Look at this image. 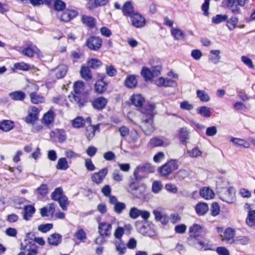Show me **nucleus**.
<instances>
[{
    "label": "nucleus",
    "mask_w": 255,
    "mask_h": 255,
    "mask_svg": "<svg viewBox=\"0 0 255 255\" xmlns=\"http://www.w3.org/2000/svg\"><path fill=\"white\" fill-rule=\"evenodd\" d=\"M129 217L132 219H136L141 217L143 220H147L150 216V213L145 210H141L136 207L130 209L128 214Z\"/></svg>",
    "instance_id": "obj_7"
},
{
    "label": "nucleus",
    "mask_w": 255,
    "mask_h": 255,
    "mask_svg": "<svg viewBox=\"0 0 255 255\" xmlns=\"http://www.w3.org/2000/svg\"><path fill=\"white\" fill-rule=\"evenodd\" d=\"M220 212V207L219 205L216 203L214 202L212 204L211 213V215L213 216H217Z\"/></svg>",
    "instance_id": "obj_58"
},
{
    "label": "nucleus",
    "mask_w": 255,
    "mask_h": 255,
    "mask_svg": "<svg viewBox=\"0 0 255 255\" xmlns=\"http://www.w3.org/2000/svg\"><path fill=\"white\" fill-rule=\"evenodd\" d=\"M235 231L232 228H227L224 232L223 235H221L222 241H226L227 244H232L234 243V237Z\"/></svg>",
    "instance_id": "obj_11"
},
{
    "label": "nucleus",
    "mask_w": 255,
    "mask_h": 255,
    "mask_svg": "<svg viewBox=\"0 0 255 255\" xmlns=\"http://www.w3.org/2000/svg\"><path fill=\"white\" fill-rule=\"evenodd\" d=\"M30 69V65L23 62L15 63L11 68L14 72H15L17 70L28 71Z\"/></svg>",
    "instance_id": "obj_32"
},
{
    "label": "nucleus",
    "mask_w": 255,
    "mask_h": 255,
    "mask_svg": "<svg viewBox=\"0 0 255 255\" xmlns=\"http://www.w3.org/2000/svg\"><path fill=\"white\" fill-rule=\"evenodd\" d=\"M108 170L104 168L99 172L94 173L91 176L92 180L97 184L101 183L108 173Z\"/></svg>",
    "instance_id": "obj_14"
},
{
    "label": "nucleus",
    "mask_w": 255,
    "mask_h": 255,
    "mask_svg": "<svg viewBox=\"0 0 255 255\" xmlns=\"http://www.w3.org/2000/svg\"><path fill=\"white\" fill-rule=\"evenodd\" d=\"M48 193V188L47 185L42 184L40 187L37 188L36 193L40 196H44Z\"/></svg>",
    "instance_id": "obj_53"
},
{
    "label": "nucleus",
    "mask_w": 255,
    "mask_h": 255,
    "mask_svg": "<svg viewBox=\"0 0 255 255\" xmlns=\"http://www.w3.org/2000/svg\"><path fill=\"white\" fill-rule=\"evenodd\" d=\"M130 101L135 107H141L144 102V98L141 94H134L130 97Z\"/></svg>",
    "instance_id": "obj_29"
},
{
    "label": "nucleus",
    "mask_w": 255,
    "mask_h": 255,
    "mask_svg": "<svg viewBox=\"0 0 255 255\" xmlns=\"http://www.w3.org/2000/svg\"><path fill=\"white\" fill-rule=\"evenodd\" d=\"M197 112L202 117L210 118L213 113V109L206 106L197 108Z\"/></svg>",
    "instance_id": "obj_25"
},
{
    "label": "nucleus",
    "mask_w": 255,
    "mask_h": 255,
    "mask_svg": "<svg viewBox=\"0 0 255 255\" xmlns=\"http://www.w3.org/2000/svg\"><path fill=\"white\" fill-rule=\"evenodd\" d=\"M189 245L200 251L213 250V246L212 245L209 243H204L202 241H198L196 243H190Z\"/></svg>",
    "instance_id": "obj_18"
},
{
    "label": "nucleus",
    "mask_w": 255,
    "mask_h": 255,
    "mask_svg": "<svg viewBox=\"0 0 255 255\" xmlns=\"http://www.w3.org/2000/svg\"><path fill=\"white\" fill-rule=\"evenodd\" d=\"M195 209L198 215L203 216L208 211L209 207L207 204L200 202L195 206Z\"/></svg>",
    "instance_id": "obj_23"
},
{
    "label": "nucleus",
    "mask_w": 255,
    "mask_h": 255,
    "mask_svg": "<svg viewBox=\"0 0 255 255\" xmlns=\"http://www.w3.org/2000/svg\"><path fill=\"white\" fill-rule=\"evenodd\" d=\"M180 108L182 110L190 111L194 109V106L188 101H184L180 103Z\"/></svg>",
    "instance_id": "obj_57"
},
{
    "label": "nucleus",
    "mask_w": 255,
    "mask_h": 255,
    "mask_svg": "<svg viewBox=\"0 0 255 255\" xmlns=\"http://www.w3.org/2000/svg\"><path fill=\"white\" fill-rule=\"evenodd\" d=\"M177 86L176 82L168 78H165L163 87H175Z\"/></svg>",
    "instance_id": "obj_63"
},
{
    "label": "nucleus",
    "mask_w": 255,
    "mask_h": 255,
    "mask_svg": "<svg viewBox=\"0 0 255 255\" xmlns=\"http://www.w3.org/2000/svg\"><path fill=\"white\" fill-rule=\"evenodd\" d=\"M155 171V167L151 164L144 163L137 166L134 172V176L140 172L153 173Z\"/></svg>",
    "instance_id": "obj_13"
},
{
    "label": "nucleus",
    "mask_w": 255,
    "mask_h": 255,
    "mask_svg": "<svg viewBox=\"0 0 255 255\" xmlns=\"http://www.w3.org/2000/svg\"><path fill=\"white\" fill-rule=\"evenodd\" d=\"M230 141L237 146L243 147L245 148H248L250 147V143L243 138L231 137Z\"/></svg>",
    "instance_id": "obj_22"
},
{
    "label": "nucleus",
    "mask_w": 255,
    "mask_h": 255,
    "mask_svg": "<svg viewBox=\"0 0 255 255\" xmlns=\"http://www.w3.org/2000/svg\"><path fill=\"white\" fill-rule=\"evenodd\" d=\"M107 102L108 101L105 98L100 97L93 101L92 106L94 109L100 110L105 108Z\"/></svg>",
    "instance_id": "obj_19"
},
{
    "label": "nucleus",
    "mask_w": 255,
    "mask_h": 255,
    "mask_svg": "<svg viewBox=\"0 0 255 255\" xmlns=\"http://www.w3.org/2000/svg\"><path fill=\"white\" fill-rule=\"evenodd\" d=\"M68 71V67L64 64H61L57 66L54 70L56 77L58 79L64 77Z\"/></svg>",
    "instance_id": "obj_26"
},
{
    "label": "nucleus",
    "mask_w": 255,
    "mask_h": 255,
    "mask_svg": "<svg viewBox=\"0 0 255 255\" xmlns=\"http://www.w3.org/2000/svg\"><path fill=\"white\" fill-rule=\"evenodd\" d=\"M150 144L153 147L164 145L163 141L161 139L157 137L151 138L150 140Z\"/></svg>",
    "instance_id": "obj_56"
},
{
    "label": "nucleus",
    "mask_w": 255,
    "mask_h": 255,
    "mask_svg": "<svg viewBox=\"0 0 255 255\" xmlns=\"http://www.w3.org/2000/svg\"><path fill=\"white\" fill-rule=\"evenodd\" d=\"M217 133V128L215 126H212L207 128L206 134L209 136H213Z\"/></svg>",
    "instance_id": "obj_64"
},
{
    "label": "nucleus",
    "mask_w": 255,
    "mask_h": 255,
    "mask_svg": "<svg viewBox=\"0 0 255 255\" xmlns=\"http://www.w3.org/2000/svg\"><path fill=\"white\" fill-rule=\"evenodd\" d=\"M190 237L189 238V242L190 243H193L192 240L193 238L195 239L199 236L200 234L202 232V228L201 225L194 224L189 228Z\"/></svg>",
    "instance_id": "obj_16"
},
{
    "label": "nucleus",
    "mask_w": 255,
    "mask_h": 255,
    "mask_svg": "<svg viewBox=\"0 0 255 255\" xmlns=\"http://www.w3.org/2000/svg\"><path fill=\"white\" fill-rule=\"evenodd\" d=\"M55 212V207L53 204H48L40 210V214L42 217L52 215Z\"/></svg>",
    "instance_id": "obj_27"
},
{
    "label": "nucleus",
    "mask_w": 255,
    "mask_h": 255,
    "mask_svg": "<svg viewBox=\"0 0 255 255\" xmlns=\"http://www.w3.org/2000/svg\"><path fill=\"white\" fill-rule=\"evenodd\" d=\"M84 83L82 81H77L74 83V93H71L68 96V99L74 104L81 107L83 105V102L81 99L80 95L84 91Z\"/></svg>",
    "instance_id": "obj_2"
},
{
    "label": "nucleus",
    "mask_w": 255,
    "mask_h": 255,
    "mask_svg": "<svg viewBox=\"0 0 255 255\" xmlns=\"http://www.w3.org/2000/svg\"><path fill=\"white\" fill-rule=\"evenodd\" d=\"M63 195L62 188H57L52 193L51 198L53 200L57 201Z\"/></svg>",
    "instance_id": "obj_48"
},
{
    "label": "nucleus",
    "mask_w": 255,
    "mask_h": 255,
    "mask_svg": "<svg viewBox=\"0 0 255 255\" xmlns=\"http://www.w3.org/2000/svg\"><path fill=\"white\" fill-rule=\"evenodd\" d=\"M187 153L191 157L197 158L201 156L202 152L198 147H195L191 149H188Z\"/></svg>",
    "instance_id": "obj_46"
},
{
    "label": "nucleus",
    "mask_w": 255,
    "mask_h": 255,
    "mask_svg": "<svg viewBox=\"0 0 255 255\" xmlns=\"http://www.w3.org/2000/svg\"><path fill=\"white\" fill-rule=\"evenodd\" d=\"M9 96L14 101H23L25 98V93L21 91H17L11 92Z\"/></svg>",
    "instance_id": "obj_36"
},
{
    "label": "nucleus",
    "mask_w": 255,
    "mask_h": 255,
    "mask_svg": "<svg viewBox=\"0 0 255 255\" xmlns=\"http://www.w3.org/2000/svg\"><path fill=\"white\" fill-rule=\"evenodd\" d=\"M246 223L250 227L255 225V210L249 211Z\"/></svg>",
    "instance_id": "obj_45"
},
{
    "label": "nucleus",
    "mask_w": 255,
    "mask_h": 255,
    "mask_svg": "<svg viewBox=\"0 0 255 255\" xmlns=\"http://www.w3.org/2000/svg\"><path fill=\"white\" fill-rule=\"evenodd\" d=\"M56 168L59 170H66L69 168L66 159L64 157L60 158L57 161Z\"/></svg>",
    "instance_id": "obj_39"
},
{
    "label": "nucleus",
    "mask_w": 255,
    "mask_h": 255,
    "mask_svg": "<svg viewBox=\"0 0 255 255\" xmlns=\"http://www.w3.org/2000/svg\"><path fill=\"white\" fill-rule=\"evenodd\" d=\"M102 40L98 37L92 36L88 38L86 42L88 47L92 50L97 51L102 46Z\"/></svg>",
    "instance_id": "obj_9"
},
{
    "label": "nucleus",
    "mask_w": 255,
    "mask_h": 255,
    "mask_svg": "<svg viewBox=\"0 0 255 255\" xmlns=\"http://www.w3.org/2000/svg\"><path fill=\"white\" fill-rule=\"evenodd\" d=\"M178 162L175 159H171L158 168V171L161 176L167 177L173 171L178 168Z\"/></svg>",
    "instance_id": "obj_3"
},
{
    "label": "nucleus",
    "mask_w": 255,
    "mask_h": 255,
    "mask_svg": "<svg viewBox=\"0 0 255 255\" xmlns=\"http://www.w3.org/2000/svg\"><path fill=\"white\" fill-rule=\"evenodd\" d=\"M130 21L131 25L135 28H141L146 24V19L139 13L135 12L130 16Z\"/></svg>",
    "instance_id": "obj_8"
},
{
    "label": "nucleus",
    "mask_w": 255,
    "mask_h": 255,
    "mask_svg": "<svg viewBox=\"0 0 255 255\" xmlns=\"http://www.w3.org/2000/svg\"><path fill=\"white\" fill-rule=\"evenodd\" d=\"M40 110L35 106H31L27 111V115L24 119L27 124L34 125L38 120Z\"/></svg>",
    "instance_id": "obj_5"
},
{
    "label": "nucleus",
    "mask_w": 255,
    "mask_h": 255,
    "mask_svg": "<svg viewBox=\"0 0 255 255\" xmlns=\"http://www.w3.org/2000/svg\"><path fill=\"white\" fill-rule=\"evenodd\" d=\"M172 36L176 40L182 41L185 38V34L180 29L176 27H172L170 30Z\"/></svg>",
    "instance_id": "obj_21"
},
{
    "label": "nucleus",
    "mask_w": 255,
    "mask_h": 255,
    "mask_svg": "<svg viewBox=\"0 0 255 255\" xmlns=\"http://www.w3.org/2000/svg\"><path fill=\"white\" fill-rule=\"evenodd\" d=\"M77 239L84 242L86 239V234L83 230L80 229L77 231L75 234Z\"/></svg>",
    "instance_id": "obj_62"
},
{
    "label": "nucleus",
    "mask_w": 255,
    "mask_h": 255,
    "mask_svg": "<svg viewBox=\"0 0 255 255\" xmlns=\"http://www.w3.org/2000/svg\"><path fill=\"white\" fill-rule=\"evenodd\" d=\"M161 67L159 66L152 67L150 69L144 67L141 71V75L145 81H152L154 78L161 74Z\"/></svg>",
    "instance_id": "obj_4"
},
{
    "label": "nucleus",
    "mask_w": 255,
    "mask_h": 255,
    "mask_svg": "<svg viewBox=\"0 0 255 255\" xmlns=\"http://www.w3.org/2000/svg\"><path fill=\"white\" fill-rule=\"evenodd\" d=\"M54 119V112L50 110L46 113L42 118V122L46 125H48L51 124Z\"/></svg>",
    "instance_id": "obj_35"
},
{
    "label": "nucleus",
    "mask_w": 255,
    "mask_h": 255,
    "mask_svg": "<svg viewBox=\"0 0 255 255\" xmlns=\"http://www.w3.org/2000/svg\"><path fill=\"white\" fill-rule=\"evenodd\" d=\"M137 82L136 79V77L134 75H130L128 76L126 81V86L129 88H132L135 87L137 85Z\"/></svg>",
    "instance_id": "obj_40"
},
{
    "label": "nucleus",
    "mask_w": 255,
    "mask_h": 255,
    "mask_svg": "<svg viewBox=\"0 0 255 255\" xmlns=\"http://www.w3.org/2000/svg\"><path fill=\"white\" fill-rule=\"evenodd\" d=\"M57 201L62 210H67L69 202L67 197L65 195L62 196Z\"/></svg>",
    "instance_id": "obj_51"
},
{
    "label": "nucleus",
    "mask_w": 255,
    "mask_h": 255,
    "mask_svg": "<svg viewBox=\"0 0 255 255\" xmlns=\"http://www.w3.org/2000/svg\"><path fill=\"white\" fill-rule=\"evenodd\" d=\"M72 125L75 128H81L84 126V120L78 117L72 121Z\"/></svg>",
    "instance_id": "obj_49"
},
{
    "label": "nucleus",
    "mask_w": 255,
    "mask_h": 255,
    "mask_svg": "<svg viewBox=\"0 0 255 255\" xmlns=\"http://www.w3.org/2000/svg\"><path fill=\"white\" fill-rule=\"evenodd\" d=\"M162 189V185L160 181H154L152 183V191L154 193H159Z\"/></svg>",
    "instance_id": "obj_55"
},
{
    "label": "nucleus",
    "mask_w": 255,
    "mask_h": 255,
    "mask_svg": "<svg viewBox=\"0 0 255 255\" xmlns=\"http://www.w3.org/2000/svg\"><path fill=\"white\" fill-rule=\"evenodd\" d=\"M102 62L97 59L93 58L89 60L88 62V65L93 69H96L102 65Z\"/></svg>",
    "instance_id": "obj_52"
},
{
    "label": "nucleus",
    "mask_w": 255,
    "mask_h": 255,
    "mask_svg": "<svg viewBox=\"0 0 255 255\" xmlns=\"http://www.w3.org/2000/svg\"><path fill=\"white\" fill-rule=\"evenodd\" d=\"M242 62H243L246 65L248 66L251 69H254L255 66L251 59L246 56H243L241 58Z\"/></svg>",
    "instance_id": "obj_59"
},
{
    "label": "nucleus",
    "mask_w": 255,
    "mask_h": 255,
    "mask_svg": "<svg viewBox=\"0 0 255 255\" xmlns=\"http://www.w3.org/2000/svg\"><path fill=\"white\" fill-rule=\"evenodd\" d=\"M95 89L97 92L103 93L107 89V84L103 80L98 81L95 85Z\"/></svg>",
    "instance_id": "obj_42"
},
{
    "label": "nucleus",
    "mask_w": 255,
    "mask_h": 255,
    "mask_svg": "<svg viewBox=\"0 0 255 255\" xmlns=\"http://www.w3.org/2000/svg\"><path fill=\"white\" fill-rule=\"evenodd\" d=\"M238 19L236 17H232L227 21V25L228 27L231 30L234 29L238 23Z\"/></svg>",
    "instance_id": "obj_60"
},
{
    "label": "nucleus",
    "mask_w": 255,
    "mask_h": 255,
    "mask_svg": "<svg viewBox=\"0 0 255 255\" xmlns=\"http://www.w3.org/2000/svg\"><path fill=\"white\" fill-rule=\"evenodd\" d=\"M39 52V50L36 46L31 45L24 48L20 52L26 57L32 58L34 54H38Z\"/></svg>",
    "instance_id": "obj_17"
},
{
    "label": "nucleus",
    "mask_w": 255,
    "mask_h": 255,
    "mask_svg": "<svg viewBox=\"0 0 255 255\" xmlns=\"http://www.w3.org/2000/svg\"><path fill=\"white\" fill-rule=\"evenodd\" d=\"M116 250L119 252L120 255H123L125 254L126 248L124 244L120 242H116Z\"/></svg>",
    "instance_id": "obj_61"
},
{
    "label": "nucleus",
    "mask_w": 255,
    "mask_h": 255,
    "mask_svg": "<svg viewBox=\"0 0 255 255\" xmlns=\"http://www.w3.org/2000/svg\"><path fill=\"white\" fill-rule=\"evenodd\" d=\"M200 194L202 198L206 200L213 199L214 197V192L208 187L202 188L200 191Z\"/></svg>",
    "instance_id": "obj_31"
},
{
    "label": "nucleus",
    "mask_w": 255,
    "mask_h": 255,
    "mask_svg": "<svg viewBox=\"0 0 255 255\" xmlns=\"http://www.w3.org/2000/svg\"><path fill=\"white\" fill-rule=\"evenodd\" d=\"M236 192L233 187L223 189L219 192V198L223 201L232 203L235 199Z\"/></svg>",
    "instance_id": "obj_6"
},
{
    "label": "nucleus",
    "mask_w": 255,
    "mask_h": 255,
    "mask_svg": "<svg viewBox=\"0 0 255 255\" xmlns=\"http://www.w3.org/2000/svg\"><path fill=\"white\" fill-rule=\"evenodd\" d=\"M23 218L24 220H29L35 213V208L31 205L26 206L24 208Z\"/></svg>",
    "instance_id": "obj_34"
},
{
    "label": "nucleus",
    "mask_w": 255,
    "mask_h": 255,
    "mask_svg": "<svg viewBox=\"0 0 255 255\" xmlns=\"http://www.w3.org/2000/svg\"><path fill=\"white\" fill-rule=\"evenodd\" d=\"M154 109L155 106L149 104L146 105L142 111L140 127L146 135H150L154 130L153 121Z\"/></svg>",
    "instance_id": "obj_1"
},
{
    "label": "nucleus",
    "mask_w": 255,
    "mask_h": 255,
    "mask_svg": "<svg viewBox=\"0 0 255 255\" xmlns=\"http://www.w3.org/2000/svg\"><path fill=\"white\" fill-rule=\"evenodd\" d=\"M197 97L200 101L203 102H207L210 101V98L208 94L203 90L197 91Z\"/></svg>",
    "instance_id": "obj_47"
},
{
    "label": "nucleus",
    "mask_w": 255,
    "mask_h": 255,
    "mask_svg": "<svg viewBox=\"0 0 255 255\" xmlns=\"http://www.w3.org/2000/svg\"><path fill=\"white\" fill-rule=\"evenodd\" d=\"M228 17L227 15L217 14L212 19V21L215 24H219L227 20Z\"/></svg>",
    "instance_id": "obj_50"
},
{
    "label": "nucleus",
    "mask_w": 255,
    "mask_h": 255,
    "mask_svg": "<svg viewBox=\"0 0 255 255\" xmlns=\"http://www.w3.org/2000/svg\"><path fill=\"white\" fill-rule=\"evenodd\" d=\"M30 101L34 104H39L45 102L44 96L37 94V92H31L29 94Z\"/></svg>",
    "instance_id": "obj_24"
},
{
    "label": "nucleus",
    "mask_w": 255,
    "mask_h": 255,
    "mask_svg": "<svg viewBox=\"0 0 255 255\" xmlns=\"http://www.w3.org/2000/svg\"><path fill=\"white\" fill-rule=\"evenodd\" d=\"M80 74L82 78L85 80H89L92 78V75L89 68L87 66H82L80 70Z\"/></svg>",
    "instance_id": "obj_43"
},
{
    "label": "nucleus",
    "mask_w": 255,
    "mask_h": 255,
    "mask_svg": "<svg viewBox=\"0 0 255 255\" xmlns=\"http://www.w3.org/2000/svg\"><path fill=\"white\" fill-rule=\"evenodd\" d=\"M129 143L130 147L132 148H136L140 146L141 141L139 139V135L135 130L131 131L129 137Z\"/></svg>",
    "instance_id": "obj_12"
},
{
    "label": "nucleus",
    "mask_w": 255,
    "mask_h": 255,
    "mask_svg": "<svg viewBox=\"0 0 255 255\" xmlns=\"http://www.w3.org/2000/svg\"><path fill=\"white\" fill-rule=\"evenodd\" d=\"M123 13L125 16H129V17L135 12L133 11V8L130 1H127L125 3L123 7Z\"/></svg>",
    "instance_id": "obj_33"
},
{
    "label": "nucleus",
    "mask_w": 255,
    "mask_h": 255,
    "mask_svg": "<svg viewBox=\"0 0 255 255\" xmlns=\"http://www.w3.org/2000/svg\"><path fill=\"white\" fill-rule=\"evenodd\" d=\"M112 224L105 222L99 224L98 232L101 236L109 237L111 234Z\"/></svg>",
    "instance_id": "obj_10"
},
{
    "label": "nucleus",
    "mask_w": 255,
    "mask_h": 255,
    "mask_svg": "<svg viewBox=\"0 0 255 255\" xmlns=\"http://www.w3.org/2000/svg\"><path fill=\"white\" fill-rule=\"evenodd\" d=\"M77 15V12L74 10H66L59 17L61 21L68 22Z\"/></svg>",
    "instance_id": "obj_20"
},
{
    "label": "nucleus",
    "mask_w": 255,
    "mask_h": 255,
    "mask_svg": "<svg viewBox=\"0 0 255 255\" xmlns=\"http://www.w3.org/2000/svg\"><path fill=\"white\" fill-rule=\"evenodd\" d=\"M221 51L219 49L210 50L208 57L209 61L214 64H218L221 62Z\"/></svg>",
    "instance_id": "obj_15"
},
{
    "label": "nucleus",
    "mask_w": 255,
    "mask_h": 255,
    "mask_svg": "<svg viewBox=\"0 0 255 255\" xmlns=\"http://www.w3.org/2000/svg\"><path fill=\"white\" fill-rule=\"evenodd\" d=\"M179 138L182 143H185L190 138V131L186 127H183L180 129Z\"/></svg>",
    "instance_id": "obj_28"
},
{
    "label": "nucleus",
    "mask_w": 255,
    "mask_h": 255,
    "mask_svg": "<svg viewBox=\"0 0 255 255\" xmlns=\"http://www.w3.org/2000/svg\"><path fill=\"white\" fill-rule=\"evenodd\" d=\"M13 128V123L10 121L6 120L0 124V129L4 131H8Z\"/></svg>",
    "instance_id": "obj_44"
},
{
    "label": "nucleus",
    "mask_w": 255,
    "mask_h": 255,
    "mask_svg": "<svg viewBox=\"0 0 255 255\" xmlns=\"http://www.w3.org/2000/svg\"><path fill=\"white\" fill-rule=\"evenodd\" d=\"M82 21L84 24L90 27H93L96 22V20L94 17L87 15H83Z\"/></svg>",
    "instance_id": "obj_41"
},
{
    "label": "nucleus",
    "mask_w": 255,
    "mask_h": 255,
    "mask_svg": "<svg viewBox=\"0 0 255 255\" xmlns=\"http://www.w3.org/2000/svg\"><path fill=\"white\" fill-rule=\"evenodd\" d=\"M126 208V205L124 203L119 202L114 206V210L116 213L121 214Z\"/></svg>",
    "instance_id": "obj_54"
},
{
    "label": "nucleus",
    "mask_w": 255,
    "mask_h": 255,
    "mask_svg": "<svg viewBox=\"0 0 255 255\" xmlns=\"http://www.w3.org/2000/svg\"><path fill=\"white\" fill-rule=\"evenodd\" d=\"M98 125L95 126L89 125L86 128V136L89 139H91L95 136V131L99 129Z\"/></svg>",
    "instance_id": "obj_38"
},
{
    "label": "nucleus",
    "mask_w": 255,
    "mask_h": 255,
    "mask_svg": "<svg viewBox=\"0 0 255 255\" xmlns=\"http://www.w3.org/2000/svg\"><path fill=\"white\" fill-rule=\"evenodd\" d=\"M61 241V236L58 234H53L48 238V243L53 246H57Z\"/></svg>",
    "instance_id": "obj_37"
},
{
    "label": "nucleus",
    "mask_w": 255,
    "mask_h": 255,
    "mask_svg": "<svg viewBox=\"0 0 255 255\" xmlns=\"http://www.w3.org/2000/svg\"><path fill=\"white\" fill-rule=\"evenodd\" d=\"M153 214L154 215L156 221L161 222L162 224H165L168 222V217L160 211L155 210L153 211Z\"/></svg>",
    "instance_id": "obj_30"
}]
</instances>
